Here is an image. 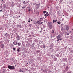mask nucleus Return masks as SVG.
<instances>
[{
	"mask_svg": "<svg viewBox=\"0 0 73 73\" xmlns=\"http://www.w3.org/2000/svg\"><path fill=\"white\" fill-rule=\"evenodd\" d=\"M48 26L49 27L50 29H52L53 28L52 26V24L51 23H48Z\"/></svg>",
	"mask_w": 73,
	"mask_h": 73,
	"instance_id": "7ed1b4c3",
	"label": "nucleus"
},
{
	"mask_svg": "<svg viewBox=\"0 0 73 73\" xmlns=\"http://www.w3.org/2000/svg\"><path fill=\"white\" fill-rule=\"evenodd\" d=\"M21 25H18L17 26V27H18V28H19V27H21Z\"/></svg>",
	"mask_w": 73,
	"mask_h": 73,
	"instance_id": "4be33fe9",
	"label": "nucleus"
},
{
	"mask_svg": "<svg viewBox=\"0 0 73 73\" xmlns=\"http://www.w3.org/2000/svg\"><path fill=\"white\" fill-rule=\"evenodd\" d=\"M31 35H29V36L28 37H31Z\"/></svg>",
	"mask_w": 73,
	"mask_h": 73,
	"instance_id": "de8ad7c7",
	"label": "nucleus"
},
{
	"mask_svg": "<svg viewBox=\"0 0 73 73\" xmlns=\"http://www.w3.org/2000/svg\"><path fill=\"white\" fill-rule=\"evenodd\" d=\"M13 45H17V41L16 40H15L13 43Z\"/></svg>",
	"mask_w": 73,
	"mask_h": 73,
	"instance_id": "20e7f679",
	"label": "nucleus"
},
{
	"mask_svg": "<svg viewBox=\"0 0 73 73\" xmlns=\"http://www.w3.org/2000/svg\"><path fill=\"white\" fill-rule=\"evenodd\" d=\"M23 2H24V3H25V1H23Z\"/></svg>",
	"mask_w": 73,
	"mask_h": 73,
	"instance_id": "13d9d810",
	"label": "nucleus"
},
{
	"mask_svg": "<svg viewBox=\"0 0 73 73\" xmlns=\"http://www.w3.org/2000/svg\"><path fill=\"white\" fill-rule=\"evenodd\" d=\"M0 12H2V10H0Z\"/></svg>",
	"mask_w": 73,
	"mask_h": 73,
	"instance_id": "09e8293b",
	"label": "nucleus"
},
{
	"mask_svg": "<svg viewBox=\"0 0 73 73\" xmlns=\"http://www.w3.org/2000/svg\"><path fill=\"white\" fill-rule=\"evenodd\" d=\"M5 35L6 37H8L9 36V34L7 33H6V34H5Z\"/></svg>",
	"mask_w": 73,
	"mask_h": 73,
	"instance_id": "1a4fd4ad",
	"label": "nucleus"
},
{
	"mask_svg": "<svg viewBox=\"0 0 73 73\" xmlns=\"http://www.w3.org/2000/svg\"><path fill=\"white\" fill-rule=\"evenodd\" d=\"M67 35H69V33H67Z\"/></svg>",
	"mask_w": 73,
	"mask_h": 73,
	"instance_id": "603ef678",
	"label": "nucleus"
},
{
	"mask_svg": "<svg viewBox=\"0 0 73 73\" xmlns=\"http://www.w3.org/2000/svg\"><path fill=\"white\" fill-rule=\"evenodd\" d=\"M68 68V66H67L66 67V68Z\"/></svg>",
	"mask_w": 73,
	"mask_h": 73,
	"instance_id": "864d4df0",
	"label": "nucleus"
},
{
	"mask_svg": "<svg viewBox=\"0 0 73 73\" xmlns=\"http://www.w3.org/2000/svg\"><path fill=\"white\" fill-rule=\"evenodd\" d=\"M31 18H29V20H31Z\"/></svg>",
	"mask_w": 73,
	"mask_h": 73,
	"instance_id": "bf43d9fd",
	"label": "nucleus"
},
{
	"mask_svg": "<svg viewBox=\"0 0 73 73\" xmlns=\"http://www.w3.org/2000/svg\"><path fill=\"white\" fill-rule=\"evenodd\" d=\"M63 61H66V59L64 58L63 60Z\"/></svg>",
	"mask_w": 73,
	"mask_h": 73,
	"instance_id": "bb28decb",
	"label": "nucleus"
},
{
	"mask_svg": "<svg viewBox=\"0 0 73 73\" xmlns=\"http://www.w3.org/2000/svg\"><path fill=\"white\" fill-rule=\"evenodd\" d=\"M51 57H53L54 56V55H51Z\"/></svg>",
	"mask_w": 73,
	"mask_h": 73,
	"instance_id": "37998d69",
	"label": "nucleus"
},
{
	"mask_svg": "<svg viewBox=\"0 0 73 73\" xmlns=\"http://www.w3.org/2000/svg\"><path fill=\"white\" fill-rule=\"evenodd\" d=\"M67 73H72V71H70V72H68Z\"/></svg>",
	"mask_w": 73,
	"mask_h": 73,
	"instance_id": "a19ab883",
	"label": "nucleus"
},
{
	"mask_svg": "<svg viewBox=\"0 0 73 73\" xmlns=\"http://www.w3.org/2000/svg\"><path fill=\"white\" fill-rule=\"evenodd\" d=\"M57 22V20H53V23H54V22L55 23H56V22Z\"/></svg>",
	"mask_w": 73,
	"mask_h": 73,
	"instance_id": "6ab92c4d",
	"label": "nucleus"
},
{
	"mask_svg": "<svg viewBox=\"0 0 73 73\" xmlns=\"http://www.w3.org/2000/svg\"><path fill=\"white\" fill-rule=\"evenodd\" d=\"M43 13H44V14H45V13H46V11H43Z\"/></svg>",
	"mask_w": 73,
	"mask_h": 73,
	"instance_id": "a878e982",
	"label": "nucleus"
},
{
	"mask_svg": "<svg viewBox=\"0 0 73 73\" xmlns=\"http://www.w3.org/2000/svg\"><path fill=\"white\" fill-rule=\"evenodd\" d=\"M19 72H22V70H21V69L20 68H19Z\"/></svg>",
	"mask_w": 73,
	"mask_h": 73,
	"instance_id": "412c9836",
	"label": "nucleus"
},
{
	"mask_svg": "<svg viewBox=\"0 0 73 73\" xmlns=\"http://www.w3.org/2000/svg\"><path fill=\"white\" fill-rule=\"evenodd\" d=\"M26 8V7H22V9H25Z\"/></svg>",
	"mask_w": 73,
	"mask_h": 73,
	"instance_id": "393cba45",
	"label": "nucleus"
},
{
	"mask_svg": "<svg viewBox=\"0 0 73 73\" xmlns=\"http://www.w3.org/2000/svg\"><path fill=\"white\" fill-rule=\"evenodd\" d=\"M22 72H23V71H22Z\"/></svg>",
	"mask_w": 73,
	"mask_h": 73,
	"instance_id": "69168bd1",
	"label": "nucleus"
},
{
	"mask_svg": "<svg viewBox=\"0 0 73 73\" xmlns=\"http://www.w3.org/2000/svg\"><path fill=\"white\" fill-rule=\"evenodd\" d=\"M31 25H32V24H29V26H30V27H31Z\"/></svg>",
	"mask_w": 73,
	"mask_h": 73,
	"instance_id": "e433bc0d",
	"label": "nucleus"
},
{
	"mask_svg": "<svg viewBox=\"0 0 73 73\" xmlns=\"http://www.w3.org/2000/svg\"><path fill=\"white\" fill-rule=\"evenodd\" d=\"M39 21H37V22H36V23H38H38H39Z\"/></svg>",
	"mask_w": 73,
	"mask_h": 73,
	"instance_id": "58836bf2",
	"label": "nucleus"
},
{
	"mask_svg": "<svg viewBox=\"0 0 73 73\" xmlns=\"http://www.w3.org/2000/svg\"><path fill=\"white\" fill-rule=\"evenodd\" d=\"M20 39V36H18L17 38V40H19Z\"/></svg>",
	"mask_w": 73,
	"mask_h": 73,
	"instance_id": "6e6552de",
	"label": "nucleus"
},
{
	"mask_svg": "<svg viewBox=\"0 0 73 73\" xmlns=\"http://www.w3.org/2000/svg\"><path fill=\"white\" fill-rule=\"evenodd\" d=\"M5 70L4 69V71H5Z\"/></svg>",
	"mask_w": 73,
	"mask_h": 73,
	"instance_id": "4d7b16f0",
	"label": "nucleus"
},
{
	"mask_svg": "<svg viewBox=\"0 0 73 73\" xmlns=\"http://www.w3.org/2000/svg\"><path fill=\"white\" fill-rule=\"evenodd\" d=\"M28 22L29 23H30V22H31V21H30V20H29V21H28Z\"/></svg>",
	"mask_w": 73,
	"mask_h": 73,
	"instance_id": "49530a36",
	"label": "nucleus"
},
{
	"mask_svg": "<svg viewBox=\"0 0 73 73\" xmlns=\"http://www.w3.org/2000/svg\"><path fill=\"white\" fill-rule=\"evenodd\" d=\"M39 52H40V50H37L36 51V53L37 54H38Z\"/></svg>",
	"mask_w": 73,
	"mask_h": 73,
	"instance_id": "ddd939ff",
	"label": "nucleus"
},
{
	"mask_svg": "<svg viewBox=\"0 0 73 73\" xmlns=\"http://www.w3.org/2000/svg\"><path fill=\"white\" fill-rule=\"evenodd\" d=\"M29 31H27V32L28 33Z\"/></svg>",
	"mask_w": 73,
	"mask_h": 73,
	"instance_id": "e2e57ef3",
	"label": "nucleus"
},
{
	"mask_svg": "<svg viewBox=\"0 0 73 73\" xmlns=\"http://www.w3.org/2000/svg\"><path fill=\"white\" fill-rule=\"evenodd\" d=\"M2 42H3V41H0V44H1Z\"/></svg>",
	"mask_w": 73,
	"mask_h": 73,
	"instance_id": "c85d7f7f",
	"label": "nucleus"
},
{
	"mask_svg": "<svg viewBox=\"0 0 73 73\" xmlns=\"http://www.w3.org/2000/svg\"><path fill=\"white\" fill-rule=\"evenodd\" d=\"M17 44L19 46H20L21 45V43L20 42H18Z\"/></svg>",
	"mask_w": 73,
	"mask_h": 73,
	"instance_id": "f3484780",
	"label": "nucleus"
},
{
	"mask_svg": "<svg viewBox=\"0 0 73 73\" xmlns=\"http://www.w3.org/2000/svg\"><path fill=\"white\" fill-rule=\"evenodd\" d=\"M48 12H46V14L47 15H48Z\"/></svg>",
	"mask_w": 73,
	"mask_h": 73,
	"instance_id": "a18cd8bd",
	"label": "nucleus"
},
{
	"mask_svg": "<svg viewBox=\"0 0 73 73\" xmlns=\"http://www.w3.org/2000/svg\"><path fill=\"white\" fill-rule=\"evenodd\" d=\"M63 0H61L60 1V2H62V1Z\"/></svg>",
	"mask_w": 73,
	"mask_h": 73,
	"instance_id": "c03bdc74",
	"label": "nucleus"
},
{
	"mask_svg": "<svg viewBox=\"0 0 73 73\" xmlns=\"http://www.w3.org/2000/svg\"><path fill=\"white\" fill-rule=\"evenodd\" d=\"M48 16V15H47L46 14H44V16H46V17L47 16Z\"/></svg>",
	"mask_w": 73,
	"mask_h": 73,
	"instance_id": "2f4dec72",
	"label": "nucleus"
},
{
	"mask_svg": "<svg viewBox=\"0 0 73 73\" xmlns=\"http://www.w3.org/2000/svg\"><path fill=\"white\" fill-rule=\"evenodd\" d=\"M4 46V44H2L1 45V48H3Z\"/></svg>",
	"mask_w": 73,
	"mask_h": 73,
	"instance_id": "0eeeda50",
	"label": "nucleus"
},
{
	"mask_svg": "<svg viewBox=\"0 0 73 73\" xmlns=\"http://www.w3.org/2000/svg\"><path fill=\"white\" fill-rule=\"evenodd\" d=\"M46 17V16L45 17Z\"/></svg>",
	"mask_w": 73,
	"mask_h": 73,
	"instance_id": "774afa93",
	"label": "nucleus"
},
{
	"mask_svg": "<svg viewBox=\"0 0 73 73\" xmlns=\"http://www.w3.org/2000/svg\"><path fill=\"white\" fill-rule=\"evenodd\" d=\"M35 42H38V40L37 39H36L35 40Z\"/></svg>",
	"mask_w": 73,
	"mask_h": 73,
	"instance_id": "4468645a",
	"label": "nucleus"
},
{
	"mask_svg": "<svg viewBox=\"0 0 73 73\" xmlns=\"http://www.w3.org/2000/svg\"><path fill=\"white\" fill-rule=\"evenodd\" d=\"M29 1H27V2H23L24 4H27L28 3H29Z\"/></svg>",
	"mask_w": 73,
	"mask_h": 73,
	"instance_id": "dca6fc26",
	"label": "nucleus"
},
{
	"mask_svg": "<svg viewBox=\"0 0 73 73\" xmlns=\"http://www.w3.org/2000/svg\"><path fill=\"white\" fill-rule=\"evenodd\" d=\"M55 56H56L58 57L59 56V54H55Z\"/></svg>",
	"mask_w": 73,
	"mask_h": 73,
	"instance_id": "a211bd4d",
	"label": "nucleus"
},
{
	"mask_svg": "<svg viewBox=\"0 0 73 73\" xmlns=\"http://www.w3.org/2000/svg\"><path fill=\"white\" fill-rule=\"evenodd\" d=\"M36 2L34 3L33 4V5H36Z\"/></svg>",
	"mask_w": 73,
	"mask_h": 73,
	"instance_id": "b1692460",
	"label": "nucleus"
},
{
	"mask_svg": "<svg viewBox=\"0 0 73 73\" xmlns=\"http://www.w3.org/2000/svg\"><path fill=\"white\" fill-rule=\"evenodd\" d=\"M66 30L67 31H68L69 30V27H68V26H66Z\"/></svg>",
	"mask_w": 73,
	"mask_h": 73,
	"instance_id": "423d86ee",
	"label": "nucleus"
},
{
	"mask_svg": "<svg viewBox=\"0 0 73 73\" xmlns=\"http://www.w3.org/2000/svg\"><path fill=\"white\" fill-rule=\"evenodd\" d=\"M61 36L60 35L56 37V38L57 39V41H59V40H60V41H61L62 38H61Z\"/></svg>",
	"mask_w": 73,
	"mask_h": 73,
	"instance_id": "f257e3e1",
	"label": "nucleus"
},
{
	"mask_svg": "<svg viewBox=\"0 0 73 73\" xmlns=\"http://www.w3.org/2000/svg\"><path fill=\"white\" fill-rule=\"evenodd\" d=\"M63 33H64L65 35H66V33H66V32H63Z\"/></svg>",
	"mask_w": 73,
	"mask_h": 73,
	"instance_id": "f704fd0d",
	"label": "nucleus"
},
{
	"mask_svg": "<svg viewBox=\"0 0 73 73\" xmlns=\"http://www.w3.org/2000/svg\"><path fill=\"white\" fill-rule=\"evenodd\" d=\"M31 21H33V20H32V19H31Z\"/></svg>",
	"mask_w": 73,
	"mask_h": 73,
	"instance_id": "5fc2aeb1",
	"label": "nucleus"
},
{
	"mask_svg": "<svg viewBox=\"0 0 73 73\" xmlns=\"http://www.w3.org/2000/svg\"><path fill=\"white\" fill-rule=\"evenodd\" d=\"M64 28L63 27L61 29V31H64Z\"/></svg>",
	"mask_w": 73,
	"mask_h": 73,
	"instance_id": "aec40b11",
	"label": "nucleus"
},
{
	"mask_svg": "<svg viewBox=\"0 0 73 73\" xmlns=\"http://www.w3.org/2000/svg\"><path fill=\"white\" fill-rule=\"evenodd\" d=\"M32 37H35V35H32Z\"/></svg>",
	"mask_w": 73,
	"mask_h": 73,
	"instance_id": "ea45409f",
	"label": "nucleus"
},
{
	"mask_svg": "<svg viewBox=\"0 0 73 73\" xmlns=\"http://www.w3.org/2000/svg\"><path fill=\"white\" fill-rule=\"evenodd\" d=\"M52 33H54V31L53 30H52Z\"/></svg>",
	"mask_w": 73,
	"mask_h": 73,
	"instance_id": "473e14b6",
	"label": "nucleus"
},
{
	"mask_svg": "<svg viewBox=\"0 0 73 73\" xmlns=\"http://www.w3.org/2000/svg\"><path fill=\"white\" fill-rule=\"evenodd\" d=\"M38 8H39V6H38V5H36V9H38Z\"/></svg>",
	"mask_w": 73,
	"mask_h": 73,
	"instance_id": "9d476101",
	"label": "nucleus"
},
{
	"mask_svg": "<svg viewBox=\"0 0 73 73\" xmlns=\"http://www.w3.org/2000/svg\"><path fill=\"white\" fill-rule=\"evenodd\" d=\"M57 23L58 24H61V22L58 21L57 22Z\"/></svg>",
	"mask_w": 73,
	"mask_h": 73,
	"instance_id": "5701e85b",
	"label": "nucleus"
},
{
	"mask_svg": "<svg viewBox=\"0 0 73 73\" xmlns=\"http://www.w3.org/2000/svg\"><path fill=\"white\" fill-rule=\"evenodd\" d=\"M40 48H43L44 49H45V44H43V46H40Z\"/></svg>",
	"mask_w": 73,
	"mask_h": 73,
	"instance_id": "39448f33",
	"label": "nucleus"
},
{
	"mask_svg": "<svg viewBox=\"0 0 73 73\" xmlns=\"http://www.w3.org/2000/svg\"><path fill=\"white\" fill-rule=\"evenodd\" d=\"M42 22H41V21H39L38 24L40 25H41V24H42Z\"/></svg>",
	"mask_w": 73,
	"mask_h": 73,
	"instance_id": "9b49d317",
	"label": "nucleus"
},
{
	"mask_svg": "<svg viewBox=\"0 0 73 73\" xmlns=\"http://www.w3.org/2000/svg\"><path fill=\"white\" fill-rule=\"evenodd\" d=\"M41 44V43L39 42V44Z\"/></svg>",
	"mask_w": 73,
	"mask_h": 73,
	"instance_id": "052dcab7",
	"label": "nucleus"
},
{
	"mask_svg": "<svg viewBox=\"0 0 73 73\" xmlns=\"http://www.w3.org/2000/svg\"><path fill=\"white\" fill-rule=\"evenodd\" d=\"M27 10L28 11H29V12H30V11H31V9H28Z\"/></svg>",
	"mask_w": 73,
	"mask_h": 73,
	"instance_id": "7c9ffc66",
	"label": "nucleus"
},
{
	"mask_svg": "<svg viewBox=\"0 0 73 73\" xmlns=\"http://www.w3.org/2000/svg\"><path fill=\"white\" fill-rule=\"evenodd\" d=\"M45 71H44V72H47V71H48V70H46V69H45Z\"/></svg>",
	"mask_w": 73,
	"mask_h": 73,
	"instance_id": "72a5a7b5",
	"label": "nucleus"
},
{
	"mask_svg": "<svg viewBox=\"0 0 73 73\" xmlns=\"http://www.w3.org/2000/svg\"><path fill=\"white\" fill-rule=\"evenodd\" d=\"M27 8V9H31V7H28Z\"/></svg>",
	"mask_w": 73,
	"mask_h": 73,
	"instance_id": "c756f323",
	"label": "nucleus"
},
{
	"mask_svg": "<svg viewBox=\"0 0 73 73\" xmlns=\"http://www.w3.org/2000/svg\"><path fill=\"white\" fill-rule=\"evenodd\" d=\"M13 38L12 37H11V38Z\"/></svg>",
	"mask_w": 73,
	"mask_h": 73,
	"instance_id": "680f3d73",
	"label": "nucleus"
},
{
	"mask_svg": "<svg viewBox=\"0 0 73 73\" xmlns=\"http://www.w3.org/2000/svg\"><path fill=\"white\" fill-rule=\"evenodd\" d=\"M13 49L15 51V50H16V48H13Z\"/></svg>",
	"mask_w": 73,
	"mask_h": 73,
	"instance_id": "cd10ccee",
	"label": "nucleus"
},
{
	"mask_svg": "<svg viewBox=\"0 0 73 73\" xmlns=\"http://www.w3.org/2000/svg\"><path fill=\"white\" fill-rule=\"evenodd\" d=\"M25 21H23L22 22V23H23V24H24V23H25Z\"/></svg>",
	"mask_w": 73,
	"mask_h": 73,
	"instance_id": "c9c22d12",
	"label": "nucleus"
},
{
	"mask_svg": "<svg viewBox=\"0 0 73 73\" xmlns=\"http://www.w3.org/2000/svg\"><path fill=\"white\" fill-rule=\"evenodd\" d=\"M63 16H64V15H63Z\"/></svg>",
	"mask_w": 73,
	"mask_h": 73,
	"instance_id": "338daca9",
	"label": "nucleus"
},
{
	"mask_svg": "<svg viewBox=\"0 0 73 73\" xmlns=\"http://www.w3.org/2000/svg\"><path fill=\"white\" fill-rule=\"evenodd\" d=\"M3 68H5V66H3Z\"/></svg>",
	"mask_w": 73,
	"mask_h": 73,
	"instance_id": "8fccbe9b",
	"label": "nucleus"
},
{
	"mask_svg": "<svg viewBox=\"0 0 73 73\" xmlns=\"http://www.w3.org/2000/svg\"><path fill=\"white\" fill-rule=\"evenodd\" d=\"M17 52H20V50H19V49H18Z\"/></svg>",
	"mask_w": 73,
	"mask_h": 73,
	"instance_id": "79ce46f5",
	"label": "nucleus"
},
{
	"mask_svg": "<svg viewBox=\"0 0 73 73\" xmlns=\"http://www.w3.org/2000/svg\"><path fill=\"white\" fill-rule=\"evenodd\" d=\"M42 29H43L42 28H41V30H42Z\"/></svg>",
	"mask_w": 73,
	"mask_h": 73,
	"instance_id": "6e6d98bb",
	"label": "nucleus"
},
{
	"mask_svg": "<svg viewBox=\"0 0 73 73\" xmlns=\"http://www.w3.org/2000/svg\"><path fill=\"white\" fill-rule=\"evenodd\" d=\"M8 68L9 69H11V70H12V69H15L14 66L11 65H9L8 66Z\"/></svg>",
	"mask_w": 73,
	"mask_h": 73,
	"instance_id": "f03ea898",
	"label": "nucleus"
},
{
	"mask_svg": "<svg viewBox=\"0 0 73 73\" xmlns=\"http://www.w3.org/2000/svg\"><path fill=\"white\" fill-rule=\"evenodd\" d=\"M1 29H3V28L2 27H1L0 28V30H1Z\"/></svg>",
	"mask_w": 73,
	"mask_h": 73,
	"instance_id": "4c0bfd02",
	"label": "nucleus"
},
{
	"mask_svg": "<svg viewBox=\"0 0 73 73\" xmlns=\"http://www.w3.org/2000/svg\"><path fill=\"white\" fill-rule=\"evenodd\" d=\"M19 17H20V16H19Z\"/></svg>",
	"mask_w": 73,
	"mask_h": 73,
	"instance_id": "0e129e2a",
	"label": "nucleus"
},
{
	"mask_svg": "<svg viewBox=\"0 0 73 73\" xmlns=\"http://www.w3.org/2000/svg\"><path fill=\"white\" fill-rule=\"evenodd\" d=\"M39 21H43V19L42 18H40V19Z\"/></svg>",
	"mask_w": 73,
	"mask_h": 73,
	"instance_id": "f8f14e48",
	"label": "nucleus"
},
{
	"mask_svg": "<svg viewBox=\"0 0 73 73\" xmlns=\"http://www.w3.org/2000/svg\"><path fill=\"white\" fill-rule=\"evenodd\" d=\"M54 60L55 61H57V58H54Z\"/></svg>",
	"mask_w": 73,
	"mask_h": 73,
	"instance_id": "2eb2a0df",
	"label": "nucleus"
},
{
	"mask_svg": "<svg viewBox=\"0 0 73 73\" xmlns=\"http://www.w3.org/2000/svg\"><path fill=\"white\" fill-rule=\"evenodd\" d=\"M66 48H67V46H66V47H65V49H66Z\"/></svg>",
	"mask_w": 73,
	"mask_h": 73,
	"instance_id": "3c124183",
	"label": "nucleus"
}]
</instances>
